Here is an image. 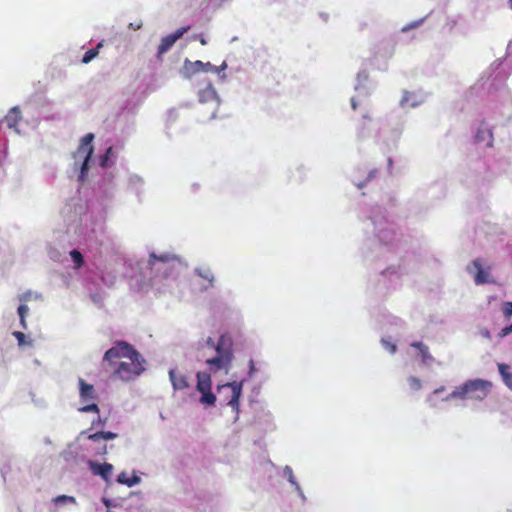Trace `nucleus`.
I'll return each mask as SVG.
<instances>
[{
  "label": "nucleus",
  "mask_w": 512,
  "mask_h": 512,
  "mask_svg": "<svg viewBox=\"0 0 512 512\" xmlns=\"http://www.w3.org/2000/svg\"><path fill=\"white\" fill-rule=\"evenodd\" d=\"M75 214L78 218L72 220L67 231L73 232L80 243H84L91 249L101 246L105 232L104 216L96 215L93 211H83L82 206L76 209Z\"/></svg>",
  "instance_id": "nucleus-4"
},
{
  "label": "nucleus",
  "mask_w": 512,
  "mask_h": 512,
  "mask_svg": "<svg viewBox=\"0 0 512 512\" xmlns=\"http://www.w3.org/2000/svg\"><path fill=\"white\" fill-rule=\"evenodd\" d=\"M512 333V323L508 326L503 327L500 332L498 333L499 338H505L506 336L510 335Z\"/></svg>",
  "instance_id": "nucleus-39"
},
{
  "label": "nucleus",
  "mask_w": 512,
  "mask_h": 512,
  "mask_svg": "<svg viewBox=\"0 0 512 512\" xmlns=\"http://www.w3.org/2000/svg\"><path fill=\"white\" fill-rule=\"evenodd\" d=\"M498 371L505 385L512 389V368L505 363H498Z\"/></svg>",
  "instance_id": "nucleus-20"
},
{
  "label": "nucleus",
  "mask_w": 512,
  "mask_h": 512,
  "mask_svg": "<svg viewBox=\"0 0 512 512\" xmlns=\"http://www.w3.org/2000/svg\"><path fill=\"white\" fill-rule=\"evenodd\" d=\"M203 62L200 60L190 61L189 59H185L181 74L185 78H190L196 73L202 72Z\"/></svg>",
  "instance_id": "nucleus-16"
},
{
  "label": "nucleus",
  "mask_w": 512,
  "mask_h": 512,
  "mask_svg": "<svg viewBox=\"0 0 512 512\" xmlns=\"http://www.w3.org/2000/svg\"><path fill=\"white\" fill-rule=\"evenodd\" d=\"M407 381H408L410 389L413 391H418L422 388V381L415 376L408 377Z\"/></svg>",
  "instance_id": "nucleus-34"
},
{
  "label": "nucleus",
  "mask_w": 512,
  "mask_h": 512,
  "mask_svg": "<svg viewBox=\"0 0 512 512\" xmlns=\"http://www.w3.org/2000/svg\"><path fill=\"white\" fill-rule=\"evenodd\" d=\"M79 385V397L82 406L78 408V411L81 413L92 412L98 414L100 412L98 405L95 403V400L98 397V394L92 384H88L82 378L78 380Z\"/></svg>",
  "instance_id": "nucleus-9"
},
{
  "label": "nucleus",
  "mask_w": 512,
  "mask_h": 512,
  "mask_svg": "<svg viewBox=\"0 0 512 512\" xmlns=\"http://www.w3.org/2000/svg\"><path fill=\"white\" fill-rule=\"evenodd\" d=\"M255 371H256V368H255L254 361L250 360L249 361V371H248L249 377H252Z\"/></svg>",
  "instance_id": "nucleus-46"
},
{
  "label": "nucleus",
  "mask_w": 512,
  "mask_h": 512,
  "mask_svg": "<svg viewBox=\"0 0 512 512\" xmlns=\"http://www.w3.org/2000/svg\"><path fill=\"white\" fill-rule=\"evenodd\" d=\"M31 299V292L28 291L26 293H23L22 295L19 296V300L21 302H25V301H29Z\"/></svg>",
  "instance_id": "nucleus-44"
},
{
  "label": "nucleus",
  "mask_w": 512,
  "mask_h": 512,
  "mask_svg": "<svg viewBox=\"0 0 512 512\" xmlns=\"http://www.w3.org/2000/svg\"><path fill=\"white\" fill-rule=\"evenodd\" d=\"M363 224L365 232L372 233L380 245H390L394 241V225L388 221L386 211L380 206L371 209Z\"/></svg>",
  "instance_id": "nucleus-5"
},
{
  "label": "nucleus",
  "mask_w": 512,
  "mask_h": 512,
  "mask_svg": "<svg viewBox=\"0 0 512 512\" xmlns=\"http://www.w3.org/2000/svg\"><path fill=\"white\" fill-rule=\"evenodd\" d=\"M56 505L75 504L76 498L68 495H59L53 499Z\"/></svg>",
  "instance_id": "nucleus-28"
},
{
  "label": "nucleus",
  "mask_w": 512,
  "mask_h": 512,
  "mask_svg": "<svg viewBox=\"0 0 512 512\" xmlns=\"http://www.w3.org/2000/svg\"><path fill=\"white\" fill-rule=\"evenodd\" d=\"M444 391L445 387L441 386L435 389L433 392H431L426 398V402L428 403V405L432 408H437L439 406V400L437 396Z\"/></svg>",
  "instance_id": "nucleus-24"
},
{
  "label": "nucleus",
  "mask_w": 512,
  "mask_h": 512,
  "mask_svg": "<svg viewBox=\"0 0 512 512\" xmlns=\"http://www.w3.org/2000/svg\"><path fill=\"white\" fill-rule=\"evenodd\" d=\"M424 365L430 366L434 361V357L430 354L428 346L419 352Z\"/></svg>",
  "instance_id": "nucleus-30"
},
{
  "label": "nucleus",
  "mask_w": 512,
  "mask_h": 512,
  "mask_svg": "<svg viewBox=\"0 0 512 512\" xmlns=\"http://www.w3.org/2000/svg\"><path fill=\"white\" fill-rule=\"evenodd\" d=\"M377 174V169H373L371 171H369L368 173V176L367 178L364 180V181H360L356 178H353L352 181L354 182V184L358 187V188H362L364 187V185L369 182L371 179H373L375 177V175Z\"/></svg>",
  "instance_id": "nucleus-32"
},
{
  "label": "nucleus",
  "mask_w": 512,
  "mask_h": 512,
  "mask_svg": "<svg viewBox=\"0 0 512 512\" xmlns=\"http://www.w3.org/2000/svg\"><path fill=\"white\" fill-rule=\"evenodd\" d=\"M189 29V26L181 27L177 29L173 34L163 37L158 46V57L160 58L162 54L167 52L174 45V43L180 39Z\"/></svg>",
  "instance_id": "nucleus-12"
},
{
  "label": "nucleus",
  "mask_w": 512,
  "mask_h": 512,
  "mask_svg": "<svg viewBox=\"0 0 512 512\" xmlns=\"http://www.w3.org/2000/svg\"><path fill=\"white\" fill-rule=\"evenodd\" d=\"M427 345H425L423 342L416 341L411 343V347H414L419 350V352L424 349Z\"/></svg>",
  "instance_id": "nucleus-43"
},
{
  "label": "nucleus",
  "mask_w": 512,
  "mask_h": 512,
  "mask_svg": "<svg viewBox=\"0 0 512 512\" xmlns=\"http://www.w3.org/2000/svg\"><path fill=\"white\" fill-rule=\"evenodd\" d=\"M123 358L128 361H120L114 371L119 379L133 380L145 370L143 366L145 360L142 355L125 341H119L108 349L103 356V361L110 365H116V361Z\"/></svg>",
  "instance_id": "nucleus-3"
},
{
  "label": "nucleus",
  "mask_w": 512,
  "mask_h": 512,
  "mask_svg": "<svg viewBox=\"0 0 512 512\" xmlns=\"http://www.w3.org/2000/svg\"><path fill=\"white\" fill-rule=\"evenodd\" d=\"M243 383L244 380H241L217 386V391L219 394H223L225 392L229 393V395L224 396L223 402L226 406L231 407L232 411L235 413V421L239 418V402L242 395Z\"/></svg>",
  "instance_id": "nucleus-8"
},
{
  "label": "nucleus",
  "mask_w": 512,
  "mask_h": 512,
  "mask_svg": "<svg viewBox=\"0 0 512 512\" xmlns=\"http://www.w3.org/2000/svg\"><path fill=\"white\" fill-rule=\"evenodd\" d=\"M296 172H297V175H294V181L295 182L303 181V167L297 168Z\"/></svg>",
  "instance_id": "nucleus-42"
},
{
  "label": "nucleus",
  "mask_w": 512,
  "mask_h": 512,
  "mask_svg": "<svg viewBox=\"0 0 512 512\" xmlns=\"http://www.w3.org/2000/svg\"><path fill=\"white\" fill-rule=\"evenodd\" d=\"M195 273L204 280H207L210 285H212L214 281V274L209 267H197L195 269Z\"/></svg>",
  "instance_id": "nucleus-25"
},
{
  "label": "nucleus",
  "mask_w": 512,
  "mask_h": 512,
  "mask_svg": "<svg viewBox=\"0 0 512 512\" xmlns=\"http://www.w3.org/2000/svg\"><path fill=\"white\" fill-rule=\"evenodd\" d=\"M106 420L107 419H102L99 415V413L97 414V418L96 419H93L92 422H91V426L92 428H96V427H104L105 424H106Z\"/></svg>",
  "instance_id": "nucleus-37"
},
{
  "label": "nucleus",
  "mask_w": 512,
  "mask_h": 512,
  "mask_svg": "<svg viewBox=\"0 0 512 512\" xmlns=\"http://www.w3.org/2000/svg\"><path fill=\"white\" fill-rule=\"evenodd\" d=\"M467 272L473 276L476 285L492 283L491 268L483 259L473 260L466 268Z\"/></svg>",
  "instance_id": "nucleus-11"
},
{
  "label": "nucleus",
  "mask_w": 512,
  "mask_h": 512,
  "mask_svg": "<svg viewBox=\"0 0 512 512\" xmlns=\"http://www.w3.org/2000/svg\"><path fill=\"white\" fill-rule=\"evenodd\" d=\"M357 94L351 98V107L358 113L362 120H367L369 123L373 119L372 102L368 93L364 89L356 87Z\"/></svg>",
  "instance_id": "nucleus-10"
},
{
  "label": "nucleus",
  "mask_w": 512,
  "mask_h": 512,
  "mask_svg": "<svg viewBox=\"0 0 512 512\" xmlns=\"http://www.w3.org/2000/svg\"><path fill=\"white\" fill-rule=\"evenodd\" d=\"M141 26H142V23H141V22H139V23H130V25H129V27H130L131 29H133V30H138V29H140V28H141Z\"/></svg>",
  "instance_id": "nucleus-49"
},
{
  "label": "nucleus",
  "mask_w": 512,
  "mask_h": 512,
  "mask_svg": "<svg viewBox=\"0 0 512 512\" xmlns=\"http://www.w3.org/2000/svg\"><path fill=\"white\" fill-rule=\"evenodd\" d=\"M48 256L54 262L62 263L66 259V251L60 250L53 245H49L48 247Z\"/></svg>",
  "instance_id": "nucleus-22"
},
{
  "label": "nucleus",
  "mask_w": 512,
  "mask_h": 512,
  "mask_svg": "<svg viewBox=\"0 0 512 512\" xmlns=\"http://www.w3.org/2000/svg\"><path fill=\"white\" fill-rule=\"evenodd\" d=\"M294 488H295V490H296L297 494L299 495V497H300L303 501H305V500H306V496H305V494H304V492H303L302 488L300 487V485L298 484V485H297V486H295Z\"/></svg>",
  "instance_id": "nucleus-45"
},
{
  "label": "nucleus",
  "mask_w": 512,
  "mask_h": 512,
  "mask_svg": "<svg viewBox=\"0 0 512 512\" xmlns=\"http://www.w3.org/2000/svg\"><path fill=\"white\" fill-rule=\"evenodd\" d=\"M198 349L203 351L202 356L209 371H198L196 373V391L200 393L199 403L204 407L215 405L217 398L212 392L211 374L224 371L226 374L230 371L234 360L233 342L228 335H221L216 341L207 337L197 343Z\"/></svg>",
  "instance_id": "nucleus-1"
},
{
  "label": "nucleus",
  "mask_w": 512,
  "mask_h": 512,
  "mask_svg": "<svg viewBox=\"0 0 512 512\" xmlns=\"http://www.w3.org/2000/svg\"><path fill=\"white\" fill-rule=\"evenodd\" d=\"M22 120V113L18 106L12 107L3 119L7 128H17Z\"/></svg>",
  "instance_id": "nucleus-15"
},
{
  "label": "nucleus",
  "mask_w": 512,
  "mask_h": 512,
  "mask_svg": "<svg viewBox=\"0 0 512 512\" xmlns=\"http://www.w3.org/2000/svg\"><path fill=\"white\" fill-rule=\"evenodd\" d=\"M168 374L172 387L175 391L184 390L190 386L188 377L182 373H179L177 369H170Z\"/></svg>",
  "instance_id": "nucleus-14"
},
{
  "label": "nucleus",
  "mask_w": 512,
  "mask_h": 512,
  "mask_svg": "<svg viewBox=\"0 0 512 512\" xmlns=\"http://www.w3.org/2000/svg\"><path fill=\"white\" fill-rule=\"evenodd\" d=\"M13 336L17 339L19 346L31 345V341H26V335L20 331H14Z\"/></svg>",
  "instance_id": "nucleus-35"
},
{
  "label": "nucleus",
  "mask_w": 512,
  "mask_h": 512,
  "mask_svg": "<svg viewBox=\"0 0 512 512\" xmlns=\"http://www.w3.org/2000/svg\"><path fill=\"white\" fill-rule=\"evenodd\" d=\"M195 39H197L201 45L207 44V40L205 39V37L203 35H197V36H195Z\"/></svg>",
  "instance_id": "nucleus-48"
},
{
  "label": "nucleus",
  "mask_w": 512,
  "mask_h": 512,
  "mask_svg": "<svg viewBox=\"0 0 512 512\" xmlns=\"http://www.w3.org/2000/svg\"><path fill=\"white\" fill-rule=\"evenodd\" d=\"M18 315H19V318H23V317H26L28 312H29V307L25 304H21L19 307H18Z\"/></svg>",
  "instance_id": "nucleus-40"
},
{
  "label": "nucleus",
  "mask_w": 512,
  "mask_h": 512,
  "mask_svg": "<svg viewBox=\"0 0 512 512\" xmlns=\"http://www.w3.org/2000/svg\"><path fill=\"white\" fill-rule=\"evenodd\" d=\"M180 268V262L174 257L172 258L167 254L158 257L155 253H151L150 258L147 261V269H149L150 272H144V277L153 279L158 274H162L166 279H176Z\"/></svg>",
  "instance_id": "nucleus-7"
},
{
  "label": "nucleus",
  "mask_w": 512,
  "mask_h": 512,
  "mask_svg": "<svg viewBox=\"0 0 512 512\" xmlns=\"http://www.w3.org/2000/svg\"><path fill=\"white\" fill-rule=\"evenodd\" d=\"M283 476L287 478L288 482L293 486H297L299 483L297 482L294 474H293V470L290 466L286 465L284 468H283Z\"/></svg>",
  "instance_id": "nucleus-31"
},
{
  "label": "nucleus",
  "mask_w": 512,
  "mask_h": 512,
  "mask_svg": "<svg viewBox=\"0 0 512 512\" xmlns=\"http://www.w3.org/2000/svg\"><path fill=\"white\" fill-rule=\"evenodd\" d=\"M199 100L202 103L212 102L216 106L219 105V97L217 95L216 90L211 84H209L205 89L200 91Z\"/></svg>",
  "instance_id": "nucleus-17"
},
{
  "label": "nucleus",
  "mask_w": 512,
  "mask_h": 512,
  "mask_svg": "<svg viewBox=\"0 0 512 512\" xmlns=\"http://www.w3.org/2000/svg\"><path fill=\"white\" fill-rule=\"evenodd\" d=\"M43 441H44V443H45L46 445H51V444H52V440L50 439V437H45V438L43 439Z\"/></svg>",
  "instance_id": "nucleus-52"
},
{
  "label": "nucleus",
  "mask_w": 512,
  "mask_h": 512,
  "mask_svg": "<svg viewBox=\"0 0 512 512\" xmlns=\"http://www.w3.org/2000/svg\"><path fill=\"white\" fill-rule=\"evenodd\" d=\"M84 435H86V432H85V431H83V432H81V433H80V437H82V436H84Z\"/></svg>",
  "instance_id": "nucleus-54"
},
{
  "label": "nucleus",
  "mask_w": 512,
  "mask_h": 512,
  "mask_svg": "<svg viewBox=\"0 0 512 512\" xmlns=\"http://www.w3.org/2000/svg\"><path fill=\"white\" fill-rule=\"evenodd\" d=\"M69 254L71 256L72 261L74 262V267L76 269L80 268L84 263V258L81 252L76 249H73L69 252Z\"/></svg>",
  "instance_id": "nucleus-27"
},
{
  "label": "nucleus",
  "mask_w": 512,
  "mask_h": 512,
  "mask_svg": "<svg viewBox=\"0 0 512 512\" xmlns=\"http://www.w3.org/2000/svg\"><path fill=\"white\" fill-rule=\"evenodd\" d=\"M106 449H107L106 445H103V446L97 448L95 453L98 455L106 454V452H107Z\"/></svg>",
  "instance_id": "nucleus-47"
},
{
  "label": "nucleus",
  "mask_w": 512,
  "mask_h": 512,
  "mask_svg": "<svg viewBox=\"0 0 512 512\" xmlns=\"http://www.w3.org/2000/svg\"><path fill=\"white\" fill-rule=\"evenodd\" d=\"M226 67H227V65L225 62L219 67L212 65L210 62H206V63L203 62L202 72H213V73L219 74Z\"/></svg>",
  "instance_id": "nucleus-29"
},
{
  "label": "nucleus",
  "mask_w": 512,
  "mask_h": 512,
  "mask_svg": "<svg viewBox=\"0 0 512 512\" xmlns=\"http://www.w3.org/2000/svg\"><path fill=\"white\" fill-rule=\"evenodd\" d=\"M474 140L479 145H484L485 147L492 146L493 135L492 130H476Z\"/></svg>",
  "instance_id": "nucleus-19"
},
{
  "label": "nucleus",
  "mask_w": 512,
  "mask_h": 512,
  "mask_svg": "<svg viewBox=\"0 0 512 512\" xmlns=\"http://www.w3.org/2000/svg\"><path fill=\"white\" fill-rule=\"evenodd\" d=\"M117 482L120 484L127 485L128 487H133L141 482V478L138 475L128 477L125 472H122L118 475Z\"/></svg>",
  "instance_id": "nucleus-23"
},
{
  "label": "nucleus",
  "mask_w": 512,
  "mask_h": 512,
  "mask_svg": "<svg viewBox=\"0 0 512 512\" xmlns=\"http://www.w3.org/2000/svg\"><path fill=\"white\" fill-rule=\"evenodd\" d=\"M94 134H86L80 141L77 150L73 153V163L71 168V177H75L79 182H86L89 180V173L92 170H102L103 174V185L107 186L104 188L106 194L111 193L112 182L114 175L108 172L110 168L114 166L120 151L122 150L121 145L109 146L105 149V152L98 158L97 164L92 161Z\"/></svg>",
  "instance_id": "nucleus-2"
},
{
  "label": "nucleus",
  "mask_w": 512,
  "mask_h": 512,
  "mask_svg": "<svg viewBox=\"0 0 512 512\" xmlns=\"http://www.w3.org/2000/svg\"><path fill=\"white\" fill-rule=\"evenodd\" d=\"M117 436L118 435L116 433H113L110 431H107V432L98 431L93 434H89L87 436V439L91 440L92 442H95V443H100L102 440H105V441L113 440V439L117 438Z\"/></svg>",
  "instance_id": "nucleus-21"
},
{
  "label": "nucleus",
  "mask_w": 512,
  "mask_h": 512,
  "mask_svg": "<svg viewBox=\"0 0 512 512\" xmlns=\"http://www.w3.org/2000/svg\"><path fill=\"white\" fill-rule=\"evenodd\" d=\"M102 47V43H98L97 46L95 48H92V49H89L88 51L85 52L83 58H82V62L87 64L89 62H91L95 57H97V55L99 54V48Z\"/></svg>",
  "instance_id": "nucleus-26"
},
{
  "label": "nucleus",
  "mask_w": 512,
  "mask_h": 512,
  "mask_svg": "<svg viewBox=\"0 0 512 512\" xmlns=\"http://www.w3.org/2000/svg\"><path fill=\"white\" fill-rule=\"evenodd\" d=\"M381 344H382L383 348L386 349L387 351H389V353H391V354H394L397 350L396 344L393 343L390 338L383 337L381 339Z\"/></svg>",
  "instance_id": "nucleus-33"
},
{
  "label": "nucleus",
  "mask_w": 512,
  "mask_h": 512,
  "mask_svg": "<svg viewBox=\"0 0 512 512\" xmlns=\"http://www.w3.org/2000/svg\"><path fill=\"white\" fill-rule=\"evenodd\" d=\"M492 383L484 379L467 380L463 384L456 386L454 390L447 394L442 401L452 400H474L482 401L490 393Z\"/></svg>",
  "instance_id": "nucleus-6"
},
{
  "label": "nucleus",
  "mask_w": 512,
  "mask_h": 512,
  "mask_svg": "<svg viewBox=\"0 0 512 512\" xmlns=\"http://www.w3.org/2000/svg\"><path fill=\"white\" fill-rule=\"evenodd\" d=\"M26 317H23V318H20V325L23 329H26L27 328V324H26V320H25Z\"/></svg>",
  "instance_id": "nucleus-51"
},
{
  "label": "nucleus",
  "mask_w": 512,
  "mask_h": 512,
  "mask_svg": "<svg viewBox=\"0 0 512 512\" xmlns=\"http://www.w3.org/2000/svg\"><path fill=\"white\" fill-rule=\"evenodd\" d=\"M503 315L505 318L510 319L512 317V302H506L503 307Z\"/></svg>",
  "instance_id": "nucleus-38"
},
{
  "label": "nucleus",
  "mask_w": 512,
  "mask_h": 512,
  "mask_svg": "<svg viewBox=\"0 0 512 512\" xmlns=\"http://www.w3.org/2000/svg\"><path fill=\"white\" fill-rule=\"evenodd\" d=\"M369 78V74L367 71L363 70V71H360L358 74H357V80L360 82H364V81H367Z\"/></svg>",
  "instance_id": "nucleus-41"
},
{
  "label": "nucleus",
  "mask_w": 512,
  "mask_h": 512,
  "mask_svg": "<svg viewBox=\"0 0 512 512\" xmlns=\"http://www.w3.org/2000/svg\"><path fill=\"white\" fill-rule=\"evenodd\" d=\"M413 97L412 93L406 92L402 98V104H406L411 107H415L417 103L415 101H411V98Z\"/></svg>",
  "instance_id": "nucleus-36"
},
{
  "label": "nucleus",
  "mask_w": 512,
  "mask_h": 512,
  "mask_svg": "<svg viewBox=\"0 0 512 512\" xmlns=\"http://www.w3.org/2000/svg\"><path fill=\"white\" fill-rule=\"evenodd\" d=\"M128 189L133 191L138 197L143 194L144 180L137 174H130L128 177Z\"/></svg>",
  "instance_id": "nucleus-18"
},
{
  "label": "nucleus",
  "mask_w": 512,
  "mask_h": 512,
  "mask_svg": "<svg viewBox=\"0 0 512 512\" xmlns=\"http://www.w3.org/2000/svg\"><path fill=\"white\" fill-rule=\"evenodd\" d=\"M482 336L487 338V339H490L491 338V335H490V332L489 330L487 329H484L482 332H481Z\"/></svg>",
  "instance_id": "nucleus-50"
},
{
  "label": "nucleus",
  "mask_w": 512,
  "mask_h": 512,
  "mask_svg": "<svg viewBox=\"0 0 512 512\" xmlns=\"http://www.w3.org/2000/svg\"><path fill=\"white\" fill-rule=\"evenodd\" d=\"M88 466L94 475L100 476L105 481H108L112 475L113 465L109 463H98L93 460L88 461Z\"/></svg>",
  "instance_id": "nucleus-13"
},
{
  "label": "nucleus",
  "mask_w": 512,
  "mask_h": 512,
  "mask_svg": "<svg viewBox=\"0 0 512 512\" xmlns=\"http://www.w3.org/2000/svg\"><path fill=\"white\" fill-rule=\"evenodd\" d=\"M392 164H393L392 159L388 158V169H389L390 172H391Z\"/></svg>",
  "instance_id": "nucleus-53"
}]
</instances>
